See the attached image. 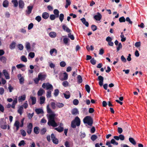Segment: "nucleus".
Here are the masks:
<instances>
[{
	"label": "nucleus",
	"instance_id": "49530a36",
	"mask_svg": "<svg viewBox=\"0 0 147 147\" xmlns=\"http://www.w3.org/2000/svg\"><path fill=\"white\" fill-rule=\"evenodd\" d=\"M50 19L52 20H55L56 17L55 15L51 14L50 16Z\"/></svg>",
	"mask_w": 147,
	"mask_h": 147
},
{
	"label": "nucleus",
	"instance_id": "ea45409f",
	"mask_svg": "<svg viewBox=\"0 0 147 147\" xmlns=\"http://www.w3.org/2000/svg\"><path fill=\"white\" fill-rule=\"evenodd\" d=\"M59 91L58 89H55L54 90V94L55 96H57L59 93Z\"/></svg>",
	"mask_w": 147,
	"mask_h": 147
},
{
	"label": "nucleus",
	"instance_id": "a19ab883",
	"mask_svg": "<svg viewBox=\"0 0 147 147\" xmlns=\"http://www.w3.org/2000/svg\"><path fill=\"white\" fill-rule=\"evenodd\" d=\"M17 47L18 49L20 51H22L24 49V46L22 45L21 44H19L18 45Z\"/></svg>",
	"mask_w": 147,
	"mask_h": 147
},
{
	"label": "nucleus",
	"instance_id": "3c124183",
	"mask_svg": "<svg viewBox=\"0 0 147 147\" xmlns=\"http://www.w3.org/2000/svg\"><path fill=\"white\" fill-rule=\"evenodd\" d=\"M90 62L93 65H94L96 63V61L94 59V58H93L90 60Z\"/></svg>",
	"mask_w": 147,
	"mask_h": 147
},
{
	"label": "nucleus",
	"instance_id": "052dcab7",
	"mask_svg": "<svg viewBox=\"0 0 147 147\" xmlns=\"http://www.w3.org/2000/svg\"><path fill=\"white\" fill-rule=\"evenodd\" d=\"M119 139L123 141L125 139V137L122 134H120L119 136Z\"/></svg>",
	"mask_w": 147,
	"mask_h": 147
},
{
	"label": "nucleus",
	"instance_id": "ddd939ff",
	"mask_svg": "<svg viewBox=\"0 0 147 147\" xmlns=\"http://www.w3.org/2000/svg\"><path fill=\"white\" fill-rule=\"evenodd\" d=\"M24 2L22 0H20L19 1V8L23 9L24 6Z\"/></svg>",
	"mask_w": 147,
	"mask_h": 147
},
{
	"label": "nucleus",
	"instance_id": "a878e982",
	"mask_svg": "<svg viewBox=\"0 0 147 147\" xmlns=\"http://www.w3.org/2000/svg\"><path fill=\"white\" fill-rule=\"evenodd\" d=\"M40 104H42L44 103L45 100V98L43 96H41L40 98Z\"/></svg>",
	"mask_w": 147,
	"mask_h": 147
},
{
	"label": "nucleus",
	"instance_id": "338daca9",
	"mask_svg": "<svg viewBox=\"0 0 147 147\" xmlns=\"http://www.w3.org/2000/svg\"><path fill=\"white\" fill-rule=\"evenodd\" d=\"M118 46L117 48V51H118L122 47V45L121 43H119L118 45Z\"/></svg>",
	"mask_w": 147,
	"mask_h": 147
},
{
	"label": "nucleus",
	"instance_id": "4c0bfd02",
	"mask_svg": "<svg viewBox=\"0 0 147 147\" xmlns=\"http://www.w3.org/2000/svg\"><path fill=\"white\" fill-rule=\"evenodd\" d=\"M97 138V136L95 134L92 135L90 138L91 140L93 141H95Z\"/></svg>",
	"mask_w": 147,
	"mask_h": 147
},
{
	"label": "nucleus",
	"instance_id": "774afa93",
	"mask_svg": "<svg viewBox=\"0 0 147 147\" xmlns=\"http://www.w3.org/2000/svg\"><path fill=\"white\" fill-rule=\"evenodd\" d=\"M34 25L32 23H31L29 24L28 27V29L29 30L31 29L33 26Z\"/></svg>",
	"mask_w": 147,
	"mask_h": 147
},
{
	"label": "nucleus",
	"instance_id": "72a5a7b5",
	"mask_svg": "<svg viewBox=\"0 0 147 147\" xmlns=\"http://www.w3.org/2000/svg\"><path fill=\"white\" fill-rule=\"evenodd\" d=\"M21 60L24 62H26L27 61V59L26 57L24 55L22 56L21 57Z\"/></svg>",
	"mask_w": 147,
	"mask_h": 147
},
{
	"label": "nucleus",
	"instance_id": "423d86ee",
	"mask_svg": "<svg viewBox=\"0 0 147 147\" xmlns=\"http://www.w3.org/2000/svg\"><path fill=\"white\" fill-rule=\"evenodd\" d=\"M102 18V15L99 13L97 12V15L94 16V18L96 21H100Z\"/></svg>",
	"mask_w": 147,
	"mask_h": 147
},
{
	"label": "nucleus",
	"instance_id": "473e14b6",
	"mask_svg": "<svg viewBox=\"0 0 147 147\" xmlns=\"http://www.w3.org/2000/svg\"><path fill=\"white\" fill-rule=\"evenodd\" d=\"M6 58L4 56L1 57L0 58V60L3 63H6Z\"/></svg>",
	"mask_w": 147,
	"mask_h": 147
},
{
	"label": "nucleus",
	"instance_id": "aec40b11",
	"mask_svg": "<svg viewBox=\"0 0 147 147\" xmlns=\"http://www.w3.org/2000/svg\"><path fill=\"white\" fill-rule=\"evenodd\" d=\"M49 34L50 36L52 38H54L56 36V33L54 32H51L49 33Z\"/></svg>",
	"mask_w": 147,
	"mask_h": 147
},
{
	"label": "nucleus",
	"instance_id": "0eeeda50",
	"mask_svg": "<svg viewBox=\"0 0 147 147\" xmlns=\"http://www.w3.org/2000/svg\"><path fill=\"white\" fill-rule=\"evenodd\" d=\"M18 77L19 79L20 84H23L24 82V78L22 76V75L20 74H19L18 75Z\"/></svg>",
	"mask_w": 147,
	"mask_h": 147
},
{
	"label": "nucleus",
	"instance_id": "37998d69",
	"mask_svg": "<svg viewBox=\"0 0 147 147\" xmlns=\"http://www.w3.org/2000/svg\"><path fill=\"white\" fill-rule=\"evenodd\" d=\"M70 40L69 39L67 38H65L63 39V42L65 44L67 45L68 41H69Z\"/></svg>",
	"mask_w": 147,
	"mask_h": 147
},
{
	"label": "nucleus",
	"instance_id": "f03ea898",
	"mask_svg": "<svg viewBox=\"0 0 147 147\" xmlns=\"http://www.w3.org/2000/svg\"><path fill=\"white\" fill-rule=\"evenodd\" d=\"M80 120L79 117L77 116L73 120L71 123V127L73 128H76V126H79L80 124Z\"/></svg>",
	"mask_w": 147,
	"mask_h": 147
},
{
	"label": "nucleus",
	"instance_id": "9d476101",
	"mask_svg": "<svg viewBox=\"0 0 147 147\" xmlns=\"http://www.w3.org/2000/svg\"><path fill=\"white\" fill-rule=\"evenodd\" d=\"M3 73L4 74L6 79H9L10 78L9 75L6 70H3Z\"/></svg>",
	"mask_w": 147,
	"mask_h": 147
},
{
	"label": "nucleus",
	"instance_id": "a211bd4d",
	"mask_svg": "<svg viewBox=\"0 0 147 147\" xmlns=\"http://www.w3.org/2000/svg\"><path fill=\"white\" fill-rule=\"evenodd\" d=\"M16 43L15 42L13 41L10 45L9 48L11 49H13L15 48Z\"/></svg>",
	"mask_w": 147,
	"mask_h": 147
},
{
	"label": "nucleus",
	"instance_id": "0e129e2a",
	"mask_svg": "<svg viewBox=\"0 0 147 147\" xmlns=\"http://www.w3.org/2000/svg\"><path fill=\"white\" fill-rule=\"evenodd\" d=\"M35 20H37L38 22L40 21L41 20V17L40 16H37L35 18Z\"/></svg>",
	"mask_w": 147,
	"mask_h": 147
},
{
	"label": "nucleus",
	"instance_id": "680f3d73",
	"mask_svg": "<svg viewBox=\"0 0 147 147\" xmlns=\"http://www.w3.org/2000/svg\"><path fill=\"white\" fill-rule=\"evenodd\" d=\"M60 65L61 67H64L65 66L66 63L64 61H62L60 63Z\"/></svg>",
	"mask_w": 147,
	"mask_h": 147
},
{
	"label": "nucleus",
	"instance_id": "f3484780",
	"mask_svg": "<svg viewBox=\"0 0 147 147\" xmlns=\"http://www.w3.org/2000/svg\"><path fill=\"white\" fill-rule=\"evenodd\" d=\"M53 87L52 85L50 84L49 83H47V86L46 87V89L47 90H53Z\"/></svg>",
	"mask_w": 147,
	"mask_h": 147
},
{
	"label": "nucleus",
	"instance_id": "dca6fc26",
	"mask_svg": "<svg viewBox=\"0 0 147 147\" xmlns=\"http://www.w3.org/2000/svg\"><path fill=\"white\" fill-rule=\"evenodd\" d=\"M55 129L57 131L59 132H61L63 131L64 128L60 126H59L57 127H56Z\"/></svg>",
	"mask_w": 147,
	"mask_h": 147
},
{
	"label": "nucleus",
	"instance_id": "9b49d317",
	"mask_svg": "<svg viewBox=\"0 0 147 147\" xmlns=\"http://www.w3.org/2000/svg\"><path fill=\"white\" fill-rule=\"evenodd\" d=\"M33 8V6H29L27 7L28 10H26V12L28 14H30L31 13Z\"/></svg>",
	"mask_w": 147,
	"mask_h": 147
},
{
	"label": "nucleus",
	"instance_id": "f257e3e1",
	"mask_svg": "<svg viewBox=\"0 0 147 147\" xmlns=\"http://www.w3.org/2000/svg\"><path fill=\"white\" fill-rule=\"evenodd\" d=\"M55 115L52 114L49 115L48 124L49 125H51L55 127L58 126V125L55 122Z\"/></svg>",
	"mask_w": 147,
	"mask_h": 147
},
{
	"label": "nucleus",
	"instance_id": "e433bc0d",
	"mask_svg": "<svg viewBox=\"0 0 147 147\" xmlns=\"http://www.w3.org/2000/svg\"><path fill=\"white\" fill-rule=\"evenodd\" d=\"M47 131V129L45 128H43L40 131V134L41 135L44 134Z\"/></svg>",
	"mask_w": 147,
	"mask_h": 147
},
{
	"label": "nucleus",
	"instance_id": "f704fd0d",
	"mask_svg": "<svg viewBox=\"0 0 147 147\" xmlns=\"http://www.w3.org/2000/svg\"><path fill=\"white\" fill-rule=\"evenodd\" d=\"M64 15L63 13H61L59 17V20L61 21V22H63V20H64Z\"/></svg>",
	"mask_w": 147,
	"mask_h": 147
},
{
	"label": "nucleus",
	"instance_id": "09e8293b",
	"mask_svg": "<svg viewBox=\"0 0 147 147\" xmlns=\"http://www.w3.org/2000/svg\"><path fill=\"white\" fill-rule=\"evenodd\" d=\"M51 90H49L47 92L46 96L47 98H50L51 96Z\"/></svg>",
	"mask_w": 147,
	"mask_h": 147
},
{
	"label": "nucleus",
	"instance_id": "6ab92c4d",
	"mask_svg": "<svg viewBox=\"0 0 147 147\" xmlns=\"http://www.w3.org/2000/svg\"><path fill=\"white\" fill-rule=\"evenodd\" d=\"M45 92L44 90L42 88H40L39 90L38 91L37 94L38 96H42L43 93Z\"/></svg>",
	"mask_w": 147,
	"mask_h": 147
},
{
	"label": "nucleus",
	"instance_id": "412c9836",
	"mask_svg": "<svg viewBox=\"0 0 147 147\" xmlns=\"http://www.w3.org/2000/svg\"><path fill=\"white\" fill-rule=\"evenodd\" d=\"M23 111V107L21 106L18 109V112L19 113L20 115H21Z\"/></svg>",
	"mask_w": 147,
	"mask_h": 147
},
{
	"label": "nucleus",
	"instance_id": "69168bd1",
	"mask_svg": "<svg viewBox=\"0 0 147 147\" xmlns=\"http://www.w3.org/2000/svg\"><path fill=\"white\" fill-rule=\"evenodd\" d=\"M47 113H52V111L49 107V105H48L47 106Z\"/></svg>",
	"mask_w": 147,
	"mask_h": 147
},
{
	"label": "nucleus",
	"instance_id": "58836bf2",
	"mask_svg": "<svg viewBox=\"0 0 147 147\" xmlns=\"http://www.w3.org/2000/svg\"><path fill=\"white\" fill-rule=\"evenodd\" d=\"M11 2L14 5L15 7H17L18 5V2L17 0H13Z\"/></svg>",
	"mask_w": 147,
	"mask_h": 147
},
{
	"label": "nucleus",
	"instance_id": "f8f14e48",
	"mask_svg": "<svg viewBox=\"0 0 147 147\" xmlns=\"http://www.w3.org/2000/svg\"><path fill=\"white\" fill-rule=\"evenodd\" d=\"M30 99H31V101H32V105H34L36 104V99L35 97L30 96Z\"/></svg>",
	"mask_w": 147,
	"mask_h": 147
},
{
	"label": "nucleus",
	"instance_id": "79ce46f5",
	"mask_svg": "<svg viewBox=\"0 0 147 147\" xmlns=\"http://www.w3.org/2000/svg\"><path fill=\"white\" fill-rule=\"evenodd\" d=\"M111 144L113 145H117L118 144V143L116 142L115 140L113 139H112L111 141Z\"/></svg>",
	"mask_w": 147,
	"mask_h": 147
},
{
	"label": "nucleus",
	"instance_id": "6e6552de",
	"mask_svg": "<svg viewBox=\"0 0 147 147\" xmlns=\"http://www.w3.org/2000/svg\"><path fill=\"white\" fill-rule=\"evenodd\" d=\"M62 28L63 30L68 33H70L71 30L65 24H63L62 26Z\"/></svg>",
	"mask_w": 147,
	"mask_h": 147
},
{
	"label": "nucleus",
	"instance_id": "7c9ffc66",
	"mask_svg": "<svg viewBox=\"0 0 147 147\" xmlns=\"http://www.w3.org/2000/svg\"><path fill=\"white\" fill-rule=\"evenodd\" d=\"M71 4L70 0H66V4L65 7L66 8H67L68 6L70 5Z\"/></svg>",
	"mask_w": 147,
	"mask_h": 147
},
{
	"label": "nucleus",
	"instance_id": "e2e57ef3",
	"mask_svg": "<svg viewBox=\"0 0 147 147\" xmlns=\"http://www.w3.org/2000/svg\"><path fill=\"white\" fill-rule=\"evenodd\" d=\"M73 104L76 105H78L79 103V101L77 99H75L73 102Z\"/></svg>",
	"mask_w": 147,
	"mask_h": 147
},
{
	"label": "nucleus",
	"instance_id": "c03bdc74",
	"mask_svg": "<svg viewBox=\"0 0 147 147\" xmlns=\"http://www.w3.org/2000/svg\"><path fill=\"white\" fill-rule=\"evenodd\" d=\"M119 21L121 23L125 22V19L123 16H122L119 18Z\"/></svg>",
	"mask_w": 147,
	"mask_h": 147
},
{
	"label": "nucleus",
	"instance_id": "bf43d9fd",
	"mask_svg": "<svg viewBox=\"0 0 147 147\" xmlns=\"http://www.w3.org/2000/svg\"><path fill=\"white\" fill-rule=\"evenodd\" d=\"M68 84L69 83L67 81L64 82L62 83L63 85L65 87L67 86Z\"/></svg>",
	"mask_w": 147,
	"mask_h": 147
},
{
	"label": "nucleus",
	"instance_id": "5701e85b",
	"mask_svg": "<svg viewBox=\"0 0 147 147\" xmlns=\"http://www.w3.org/2000/svg\"><path fill=\"white\" fill-rule=\"evenodd\" d=\"M77 79L78 80V84H80L82 83L83 80L82 77L80 75H78V76Z\"/></svg>",
	"mask_w": 147,
	"mask_h": 147
},
{
	"label": "nucleus",
	"instance_id": "bb28decb",
	"mask_svg": "<svg viewBox=\"0 0 147 147\" xmlns=\"http://www.w3.org/2000/svg\"><path fill=\"white\" fill-rule=\"evenodd\" d=\"M35 111L37 114L42 113H43V111L41 109H37L35 110Z\"/></svg>",
	"mask_w": 147,
	"mask_h": 147
},
{
	"label": "nucleus",
	"instance_id": "13d9d810",
	"mask_svg": "<svg viewBox=\"0 0 147 147\" xmlns=\"http://www.w3.org/2000/svg\"><path fill=\"white\" fill-rule=\"evenodd\" d=\"M28 56L31 57V58H33L35 56V54L33 52H30L28 55Z\"/></svg>",
	"mask_w": 147,
	"mask_h": 147
},
{
	"label": "nucleus",
	"instance_id": "39448f33",
	"mask_svg": "<svg viewBox=\"0 0 147 147\" xmlns=\"http://www.w3.org/2000/svg\"><path fill=\"white\" fill-rule=\"evenodd\" d=\"M46 75H42L41 73H39L38 75L40 80L41 81L44 80L46 79Z\"/></svg>",
	"mask_w": 147,
	"mask_h": 147
},
{
	"label": "nucleus",
	"instance_id": "864d4df0",
	"mask_svg": "<svg viewBox=\"0 0 147 147\" xmlns=\"http://www.w3.org/2000/svg\"><path fill=\"white\" fill-rule=\"evenodd\" d=\"M91 29L93 31H94L97 30V27L94 25H92L91 26Z\"/></svg>",
	"mask_w": 147,
	"mask_h": 147
},
{
	"label": "nucleus",
	"instance_id": "603ef678",
	"mask_svg": "<svg viewBox=\"0 0 147 147\" xmlns=\"http://www.w3.org/2000/svg\"><path fill=\"white\" fill-rule=\"evenodd\" d=\"M64 75L63 80H67L68 79V74L66 72H64L63 73Z\"/></svg>",
	"mask_w": 147,
	"mask_h": 147
},
{
	"label": "nucleus",
	"instance_id": "b1692460",
	"mask_svg": "<svg viewBox=\"0 0 147 147\" xmlns=\"http://www.w3.org/2000/svg\"><path fill=\"white\" fill-rule=\"evenodd\" d=\"M9 5V2L7 0H5L3 3V6L5 7H7Z\"/></svg>",
	"mask_w": 147,
	"mask_h": 147
},
{
	"label": "nucleus",
	"instance_id": "20e7f679",
	"mask_svg": "<svg viewBox=\"0 0 147 147\" xmlns=\"http://www.w3.org/2000/svg\"><path fill=\"white\" fill-rule=\"evenodd\" d=\"M32 124L31 123H29L27 125V132L29 135L32 132Z\"/></svg>",
	"mask_w": 147,
	"mask_h": 147
},
{
	"label": "nucleus",
	"instance_id": "c85d7f7f",
	"mask_svg": "<svg viewBox=\"0 0 147 147\" xmlns=\"http://www.w3.org/2000/svg\"><path fill=\"white\" fill-rule=\"evenodd\" d=\"M25 47L26 49L28 51L30 50L31 47L30 43L29 42H26Z\"/></svg>",
	"mask_w": 147,
	"mask_h": 147
},
{
	"label": "nucleus",
	"instance_id": "4468645a",
	"mask_svg": "<svg viewBox=\"0 0 147 147\" xmlns=\"http://www.w3.org/2000/svg\"><path fill=\"white\" fill-rule=\"evenodd\" d=\"M42 17L45 19H47L49 17V14L46 12H45L42 13Z\"/></svg>",
	"mask_w": 147,
	"mask_h": 147
},
{
	"label": "nucleus",
	"instance_id": "8fccbe9b",
	"mask_svg": "<svg viewBox=\"0 0 147 147\" xmlns=\"http://www.w3.org/2000/svg\"><path fill=\"white\" fill-rule=\"evenodd\" d=\"M25 144V141L24 140L21 141L18 144V145L19 146H21L22 145L24 146Z\"/></svg>",
	"mask_w": 147,
	"mask_h": 147
},
{
	"label": "nucleus",
	"instance_id": "4d7b16f0",
	"mask_svg": "<svg viewBox=\"0 0 147 147\" xmlns=\"http://www.w3.org/2000/svg\"><path fill=\"white\" fill-rule=\"evenodd\" d=\"M39 80H40L38 77V78H35L34 80V82L36 84H38L39 83Z\"/></svg>",
	"mask_w": 147,
	"mask_h": 147
},
{
	"label": "nucleus",
	"instance_id": "5fc2aeb1",
	"mask_svg": "<svg viewBox=\"0 0 147 147\" xmlns=\"http://www.w3.org/2000/svg\"><path fill=\"white\" fill-rule=\"evenodd\" d=\"M16 66L18 69H20L22 67H24L25 65L23 64H20L17 65Z\"/></svg>",
	"mask_w": 147,
	"mask_h": 147
},
{
	"label": "nucleus",
	"instance_id": "de8ad7c7",
	"mask_svg": "<svg viewBox=\"0 0 147 147\" xmlns=\"http://www.w3.org/2000/svg\"><path fill=\"white\" fill-rule=\"evenodd\" d=\"M21 134L24 137L26 135V133L25 131L23 129H21L20 131Z\"/></svg>",
	"mask_w": 147,
	"mask_h": 147
},
{
	"label": "nucleus",
	"instance_id": "7ed1b4c3",
	"mask_svg": "<svg viewBox=\"0 0 147 147\" xmlns=\"http://www.w3.org/2000/svg\"><path fill=\"white\" fill-rule=\"evenodd\" d=\"M83 121L84 123H87L90 126H92L93 123L92 118L90 116L86 117L83 119Z\"/></svg>",
	"mask_w": 147,
	"mask_h": 147
},
{
	"label": "nucleus",
	"instance_id": "c9c22d12",
	"mask_svg": "<svg viewBox=\"0 0 147 147\" xmlns=\"http://www.w3.org/2000/svg\"><path fill=\"white\" fill-rule=\"evenodd\" d=\"M85 88L87 92L88 93H89L90 90V86L86 84L85 86Z\"/></svg>",
	"mask_w": 147,
	"mask_h": 147
},
{
	"label": "nucleus",
	"instance_id": "c756f323",
	"mask_svg": "<svg viewBox=\"0 0 147 147\" xmlns=\"http://www.w3.org/2000/svg\"><path fill=\"white\" fill-rule=\"evenodd\" d=\"M129 142L133 145H135L136 144V142L133 138H129Z\"/></svg>",
	"mask_w": 147,
	"mask_h": 147
},
{
	"label": "nucleus",
	"instance_id": "a18cd8bd",
	"mask_svg": "<svg viewBox=\"0 0 147 147\" xmlns=\"http://www.w3.org/2000/svg\"><path fill=\"white\" fill-rule=\"evenodd\" d=\"M68 37L70 38L71 40H74V35L71 34V32L68 33Z\"/></svg>",
	"mask_w": 147,
	"mask_h": 147
},
{
	"label": "nucleus",
	"instance_id": "4be33fe9",
	"mask_svg": "<svg viewBox=\"0 0 147 147\" xmlns=\"http://www.w3.org/2000/svg\"><path fill=\"white\" fill-rule=\"evenodd\" d=\"M39 128L37 127H35L34 128V131L36 134H38L39 133Z\"/></svg>",
	"mask_w": 147,
	"mask_h": 147
},
{
	"label": "nucleus",
	"instance_id": "2eb2a0df",
	"mask_svg": "<svg viewBox=\"0 0 147 147\" xmlns=\"http://www.w3.org/2000/svg\"><path fill=\"white\" fill-rule=\"evenodd\" d=\"M71 113L73 115H76L78 114V111L77 108H75L72 110Z\"/></svg>",
	"mask_w": 147,
	"mask_h": 147
},
{
	"label": "nucleus",
	"instance_id": "1a4fd4ad",
	"mask_svg": "<svg viewBox=\"0 0 147 147\" xmlns=\"http://www.w3.org/2000/svg\"><path fill=\"white\" fill-rule=\"evenodd\" d=\"M98 79L99 81V85L100 86H102L103 85L104 80L103 77L101 76H99L98 77Z\"/></svg>",
	"mask_w": 147,
	"mask_h": 147
},
{
	"label": "nucleus",
	"instance_id": "2f4dec72",
	"mask_svg": "<svg viewBox=\"0 0 147 147\" xmlns=\"http://www.w3.org/2000/svg\"><path fill=\"white\" fill-rule=\"evenodd\" d=\"M54 53H55L56 54H57V50H56V49H53L50 50V53L51 55H52Z\"/></svg>",
	"mask_w": 147,
	"mask_h": 147
},
{
	"label": "nucleus",
	"instance_id": "393cba45",
	"mask_svg": "<svg viewBox=\"0 0 147 147\" xmlns=\"http://www.w3.org/2000/svg\"><path fill=\"white\" fill-rule=\"evenodd\" d=\"M53 13L56 16V18L59 17V11L57 9H55L53 11Z\"/></svg>",
	"mask_w": 147,
	"mask_h": 147
},
{
	"label": "nucleus",
	"instance_id": "6e6d98bb",
	"mask_svg": "<svg viewBox=\"0 0 147 147\" xmlns=\"http://www.w3.org/2000/svg\"><path fill=\"white\" fill-rule=\"evenodd\" d=\"M64 104L62 103H58L56 105V106H57L59 108H62L64 106Z\"/></svg>",
	"mask_w": 147,
	"mask_h": 147
},
{
	"label": "nucleus",
	"instance_id": "cd10ccee",
	"mask_svg": "<svg viewBox=\"0 0 147 147\" xmlns=\"http://www.w3.org/2000/svg\"><path fill=\"white\" fill-rule=\"evenodd\" d=\"M26 99V96L24 95L22 96L21 97H19L18 98V101L19 102H21L22 101Z\"/></svg>",
	"mask_w": 147,
	"mask_h": 147
}]
</instances>
